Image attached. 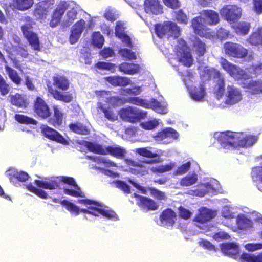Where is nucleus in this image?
I'll return each mask as SVG.
<instances>
[{
  "instance_id": "f257e3e1",
  "label": "nucleus",
  "mask_w": 262,
  "mask_h": 262,
  "mask_svg": "<svg viewBox=\"0 0 262 262\" xmlns=\"http://www.w3.org/2000/svg\"><path fill=\"white\" fill-rule=\"evenodd\" d=\"M52 108L53 115L51 117L50 108L42 98L37 96L33 101V111L35 117L41 120L48 119L49 124L55 127H59L62 124L64 114L58 106L54 105Z\"/></svg>"
},
{
  "instance_id": "f03ea898",
  "label": "nucleus",
  "mask_w": 262,
  "mask_h": 262,
  "mask_svg": "<svg viewBox=\"0 0 262 262\" xmlns=\"http://www.w3.org/2000/svg\"><path fill=\"white\" fill-rule=\"evenodd\" d=\"M220 63L229 75L238 79H249L262 74V62L248 66L246 68L245 71L230 62L224 57L220 58Z\"/></svg>"
},
{
  "instance_id": "7ed1b4c3",
  "label": "nucleus",
  "mask_w": 262,
  "mask_h": 262,
  "mask_svg": "<svg viewBox=\"0 0 262 262\" xmlns=\"http://www.w3.org/2000/svg\"><path fill=\"white\" fill-rule=\"evenodd\" d=\"M120 118L124 121L132 123L139 122L147 117V113L134 106L121 108L119 112Z\"/></svg>"
},
{
  "instance_id": "20e7f679",
  "label": "nucleus",
  "mask_w": 262,
  "mask_h": 262,
  "mask_svg": "<svg viewBox=\"0 0 262 262\" xmlns=\"http://www.w3.org/2000/svg\"><path fill=\"white\" fill-rule=\"evenodd\" d=\"M225 54L235 58H244L248 55V50L242 45L232 41H227L223 45Z\"/></svg>"
},
{
  "instance_id": "39448f33",
  "label": "nucleus",
  "mask_w": 262,
  "mask_h": 262,
  "mask_svg": "<svg viewBox=\"0 0 262 262\" xmlns=\"http://www.w3.org/2000/svg\"><path fill=\"white\" fill-rule=\"evenodd\" d=\"M221 16L230 24L237 21L242 15V9L236 5H226L219 11Z\"/></svg>"
},
{
  "instance_id": "423d86ee",
  "label": "nucleus",
  "mask_w": 262,
  "mask_h": 262,
  "mask_svg": "<svg viewBox=\"0 0 262 262\" xmlns=\"http://www.w3.org/2000/svg\"><path fill=\"white\" fill-rule=\"evenodd\" d=\"M177 49L180 61L184 66L190 67L192 64L193 58L187 43L182 39L178 40Z\"/></svg>"
},
{
  "instance_id": "0eeeda50",
  "label": "nucleus",
  "mask_w": 262,
  "mask_h": 262,
  "mask_svg": "<svg viewBox=\"0 0 262 262\" xmlns=\"http://www.w3.org/2000/svg\"><path fill=\"white\" fill-rule=\"evenodd\" d=\"M239 135L238 133L230 131L223 132L220 133L217 140L220 145L224 148H236L237 139Z\"/></svg>"
},
{
  "instance_id": "6e6552de",
  "label": "nucleus",
  "mask_w": 262,
  "mask_h": 262,
  "mask_svg": "<svg viewBox=\"0 0 262 262\" xmlns=\"http://www.w3.org/2000/svg\"><path fill=\"white\" fill-rule=\"evenodd\" d=\"M40 129L43 136L50 140L64 145L69 144V142L58 132L47 125L42 124Z\"/></svg>"
},
{
  "instance_id": "1a4fd4ad",
  "label": "nucleus",
  "mask_w": 262,
  "mask_h": 262,
  "mask_svg": "<svg viewBox=\"0 0 262 262\" xmlns=\"http://www.w3.org/2000/svg\"><path fill=\"white\" fill-rule=\"evenodd\" d=\"M210 74L212 76L214 79H217L214 85V94L216 98L220 99L222 97L225 92V79L221 72L215 69H211L210 70Z\"/></svg>"
},
{
  "instance_id": "9d476101",
  "label": "nucleus",
  "mask_w": 262,
  "mask_h": 262,
  "mask_svg": "<svg viewBox=\"0 0 262 262\" xmlns=\"http://www.w3.org/2000/svg\"><path fill=\"white\" fill-rule=\"evenodd\" d=\"M133 195L137 199V204L143 211L147 212L158 209V205L153 200L136 193H134Z\"/></svg>"
},
{
  "instance_id": "9b49d317",
  "label": "nucleus",
  "mask_w": 262,
  "mask_h": 262,
  "mask_svg": "<svg viewBox=\"0 0 262 262\" xmlns=\"http://www.w3.org/2000/svg\"><path fill=\"white\" fill-rule=\"evenodd\" d=\"M55 3V0H42L35 5L33 10L34 15L39 18L45 17Z\"/></svg>"
},
{
  "instance_id": "f8f14e48",
  "label": "nucleus",
  "mask_w": 262,
  "mask_h": 262,
  "mask_svg": "<svg viewBox=\"0 0 262 262\" xmlns=\"http://www.w3.org/2000/svg\"><path fill=\"white\" fill-rule=\"evenodd\" d=\"M126 103L141 106L146 108L157 109L160 106V103L154 98L147 101L138 97H129L126 99Z\"/></svg>"
},
{
  "instance_id": "ddd939ff",
  "label": "nucleus",
  "mask_w": 262,
  "mask_h": 262,
  "mask_svg": "<svg viewBox=\"0 0 262 262\" xmlns=\"http://www.w3.org/2000/svg\"><path fill=\"white\" fill-rule=\"evenodd\" d=\"M21 31L25 37L27 39L29 45L34 50H40L39 40L37 35L30 30L31 27L23 25L21 27Z\"/></svg>"
},
{
  "instance_id": "4468645a",
  "label": "nucleus",
  "mask_w": 262,
  "mask_h": 262,
  "mask_svg": "<svg viewBox=\"0 0 262 262\" xmlns=\"http://www.w3.org/2000/svg\"><path fill=\"white\" fill-rule=\"evenodd\" d=\"M47 86L48 92L50 94V95L54 99L65 103H69L73 100V97L72 94H64L54 89L50 81H49L47 82Z\"/></svg>"
},
{
  "instance_id": "2eb2a0df",
  "label": "nucleus",
  "mask_w": 262,
  "mask_h": 262,
  "mask_svg": "<svg viewBox=\"0 0 262 262\" xmlns=\"http://www.w3.org/2000/svg\"><path fill=\"white\" fill-rule=\"evenodd\" d=\"M85 24L84 20L80 19L73 26L69 36V41L71 44L73 45L78 40L83 31Z\"/></svg>"
},
{
  "instance_id": "dca6fc26",
  "label": "nucleus",
  "mask_w": 262,
  "mask_h": 262,
  "mask_svg": "<svg viewBox=\"0 0 262 262\" xmlns=\"http://www.w3.org/2000/svg\"><path fill=\"white\" fill-rule=\"evenodd\" d=\"M144 8L147 13L159 15L163 13V6L160 0H145Z\"/></svg>"
},
{
  "instance_id": "f3484780",
  "label": "nucleus",
  "mask_w": 262,
  "mask_h": 262,
  "mask_svg": "<svg viewBox=\"0 0 262 262\" xmlns=\"http://www.w3.org/2000/svg\"><path fill=\"white\" fill-rule=\"evenodd\" d=\"M67 7L65 3H60L53 11L50 26L52 28L56 27L60 22L62 15L64 14Z\"/></svg>"
},
{
  "instance_id": "a211bd4d",
  "label": "nucleus",
  "mask_w": 262,
  "mask_h": 262,
  "mask_svg": "<svg viewBox=\"0 0 262 262\" xmlns=\"http://www.w3.org/2000/svg\"><path fill=\"white\" fill-rule=\"evenodd\" d=\"M216 215L215 211L211 210L206 207H201L194 217V221L200 223H204L214 218Z\"/></svg>"
},
{
  "instance_id": "6ab92c4d",
  "label": "nucleus",
  "mask_w": 262,
  "mask_h": 262,
  "mask_svg": "<svg viewBox=\"0 0 262 262\" xmlns=\"http://www.w3.org/2000/svg\"><path fill=\"white\" fill-rule=\"evenodd\" d=\"M228 94L226 99V103L232 105L238 103L242 99L241 91L233 86H227Z\"/></svg>"
},
{
  "instance_id": "aec40b11",
  "label": "nucleus",
  "mask_w": 262,
  "mask_h": 262,
  "mask_svg": "<svg viewBox=\"0 0 262 262\" xmlns=\"http://www.w3.org/2000/svg\"><path fill=\"white\" fill-rule=\"evenodd\" d=\"M239 135L237 139V148H244L253 145L257 140V137L255 135L244 136L243 133H238Z\"/></svg>"
},
{
  "instance_id": "412c9836",
  "label": "nucleus",
  "mask_w": 262,
  "mask_h": 262,
  "mask_svg": "<svg viewBox=\"0 0 262 262\" xmlns=\"http://www.w3.org/2000/svg\"><path fill=\"white\" fill-rule=\"evenodd\" d=\"M10 102L13 105L19 108H26L29 105V102L26 96L16 93L9 96Z\"/></svg>"
},
{
  "instance_id": "4be33fe9",
  "label": "nucleus",
  "mask_w": 262,
  "mask_h": 262,
  "mask_svg": "<svg viewBox=\"0 0 262 262\" xmlns=\"http://www.w3.org/2000/svg\"><path fill=\"white\" fill-rule=\"evenodd\" d=\"M105 80L112 85L117 86H126L132 83L129 78L120 76H110L105 78Z\"/></svg>"
},
{
  "instance_id": "5701e85b",
  "label": "nucleus",
  "mask_w": 262,
  "mask_h": 262,
  "mask_svg": "<svg viewBox=\"0 0 262 262\" xmlns=\"http://www.w3.org/2000/svg\"><path fill=\"white\" fill-rule=\"evenodd\" d=\"M222 252L225 255L234 257L239 253V248L237 245L234 243H224L220 245Z\"/></svg>"
},
{
  "instance_id": "b1692460",
  "label": "nucleus",
  "mask_w": 262,
  "mask_h": 262,
  "mask_svg": "<svg viewBox=\"0 0 262 262\" xmlns=\"http://www.w3.org/2000/svg\"><path fill=\"white\" fill-rule=\"evenodd\" d=\"M6 176L10 180H16L19 182H26L29 178V174L24 171H18L14 168H10L5 172Z\"/></svg>"
},
{
  "instance_id": "393cba45",
  "label": "nucleus",
  "mask_w": 262,
  "mask_h": 262,
  "mask_svg": "<svg viewBox=\"0 0 262 262\" xmlns=\"http://www.w3.org/2000/svg\"><path fill=\"white\" fill-rule=\"evenodd\" d=\"M180 28L176 23L168 21H165V35L168 37H172L177 38L180 35Z\"/></svg>"
},
{
  "instance_id": "a878e982",
  "label": "nucleus",
  "mask_w": 262,
  "mask_h": 262,
  "mask_svg": "<svg viewBox=\"0 0 262 262\" xmlns=\"http://www.w3.org/2000/svg\"><path fill=\"white\" fill-rule=\"evenodd\" d=\"M247 41L252 46H262V26H259L253 31Z\"/></svg>"
},
{
  "instance_id": "bb28decb",
  "label": "nucleus",
  "mask_w": 262,
  "mask_h": 262,
  "mask_svg": "<svg viewBox=\"0 0 262 262\" xmlns=\"http://www.w3.org/2000/svg\"><path fill=\"white\" fill-rule=\"evenodd\" d=\"M243 88L252 94L262 93V80H251L247 83L243 84Z\"/></svg>"
},
{
  "instance_id": "cd10ccee",
  "label": "nucleus",
  "mask_w": 262,
  "mask_h": 262,
  "mask_svg": "<svg viewBox=\"0 0 262 262\" xmlns=\"http://www.w3.org/2000/svg\"><path fill=\"white\" fill-rule=\"evenodd\" d=\"M53 84L59 90L62 91L68 90L70 86L68 79L63 76L56 75L52 77Z\"/></svg>"
},
{
  "instance_id": "c85d7f7f",
  "label": "nucleus",
  "mask_w": 262,
  "mask_h": 262,
  "mask_svg": "<svg viewBox=\"0 0 262 262\" xmlns=\"http://www.w3.org/2000/svg\"><path fill=\"white\" fill-rule=\"evenodd\" d=\"M200 14L205 19L208 20V23L210 25H215L220 21L219 14L213 10H203Z\"/></svg>"
},
{
  "instance_id": "c756f323",
  "label": "nucleus",
  "mask_w": 262,
  "mask_h": 262,
  "mask_svg": "<svg viewBox=\"0 0 262 262\" xmlns=\"http://www.w3.org/2000/svg\"><path fill=\"white\" fill-rule=\"evenodd\" d=\"M35 184L38 187L46 189L53 190L58 187V182L55 179H49L48 181L35 180Z\"/></svg>"
},
{
  "instance_id": "7c9ffc66",
  "label": "nucleus",
  "mask_w": 262,
  "mask_h": 262,
  "mask_svg": "<svg viewBox=\"0 0 262 262\" xmlns=\"http://www.w3.org/2000/svg\"><path fill=\"white\" fill-rule=\"evenodd\" d=\"M105 155H110L118 159H123L125 155L126 150L120 146H107L105 147Z\"/></svg>"
},
{
  "instance_id": "2f4dec72",
  "label": "nucleus",
  "mask_w": 262,
  "mask_h": 262,
  "mask_svg": "<svg viewBox=\"0 0 262 262\" xmlns=\"http://www.w3.org/2000/svg\"><path fill=\"white\" fill-rule=\"evenodd\" d=\"M237 228L239 230H245L252 227V221L244 214H239L236 216Z\"/></svg>"
},
{
  "instance_id": "473e14b6",
  "label": "nucleus",
  "mask_w": 262,
  "mask_h": 262,
  "mask_svg": "<svg viewBox=\"0 0 262 262\" xmlns=\"http://www.w3.org/2000/svg\"><path fill=\"white\" fill-rule=\"evenodd\" d=\"M83 144L91 152L105 155V147H103L101 145L88 141H83Z\"/></svg>"
},
{
  "instance_id": "72a5a7b5",
  "label": "nucleus",
  "mask_w": 262,
  "mask_h": 262,
  "mask_svg": "<svg viewBox=\"0 0 262 262\" xmlns=\"http://www.w3.org/2000/svg\"><path fill=\"white\" fill-rule=\"evenodd\" d=\"M52 201L54 203H60L64 206L66 209L71 214H74L75 215H78L79 214V207L68 200H63L61 201L57 198H54L52 199Z\"/></svg>"
},
{
  "instance_id": "f704fd0d",
  "label": "nucleus",
  "mask_w": 262,
  "mask_h": 262,
  "mask_svg": "<svg viewBox=\"0 0 262 262\" xmlns=\"http://www.w3.org/2000/svg\"><path fill=\"white\" fill-rule=\"evenodd\" d=\"M119 69L120 71L128 75H134L139 71V67L137 64L125 62L119 65Z\"/></svg>"
},
{
  "instance_id": "c9c22d12",
  "label": "nucleus",
  "mask_w": 262,
  "mask_h": 262,
  "mask_svg": "<svg viewBox=\"0 0 262 262\" xmlns=\"http://www.w3.org/2000/svg\"><path fill=\"white\" fill-rule=\"evenodd\" d=\"M69 127L72 132L77 134L87 135L90 134V130L87 126L80 122L71 123Z\"/></svg>"
},
{
  "instance_id": "e433bc0d",
  "label": "nucleus",
  "mask_w": 262,
  "mask_h": 262,
  "mask_svg": "<svg viewBox=\"0 0 262 262\" xmlns=\"http://www.w3.org/2000/svg\"><path fill=\"white\" fill-rule=\"evenodd\" d=\"M34 3V0H13V5L18 10L25 11L31 8Z\"/></svg>"
},
{
  "instance_id": "4c0bfd02",
  "label": "nucleus",
  "mask_w": 262,
  "mask_h": 262,
  "mask_svg": "<svg viewBox=\"0 0 262 262\" xmlns=\"http://www.w3.org/2000/svg\"><path fill=\"white\" fill-rule=\"evenodd\" d=\"M193 48L196 54L199 56H203L206 52V45L200 38L196 37L193 41Z\"/></svg>"
},
{
  "instance_id": "58836bf2",
  "label": "nucleus",
  "mask_w": 262,
  "mask_h": 262,
  "mask_svg": "<svg viewBox=\"0 0 262 262\" xmlns=\"http://www.w3.org/2000/svg\"><path fill=\"white\" fill-rule=\"evenodd\" d=\"M103 205L101 206H96L95 216H98L99 214L102 215L108 219L118 220V216L116 213L113 210H105L102 208Z\"/></svg>"
},
{
  "instance_id": "ea45409f",
  "label": "nucleus",
  "mask_w": 262,
  "mask_h": 262,
  "mask_svg": "<svg viewBox=\"0 0 262 262\" xmlns=\"http://www.w3.org/2000/svg\"><path fill=\"white\" fill-rule=\"evenodd\" d=\"M5 70L12 82L17 85L21 84L22 79L16 71L8 66L5 67Z\"/></svg>"
},
{
  "instance_id": "a19ab883",
  "label": "nucleus",
  "mask_w": 262,
  "mask_h": 262,
  "mask_svg": "<svg viewBox=\"0 0 262 262\" xmlns=\"http://www.w3.org/2000/svg\"><path fill=\"white\" fill-rule=\"evenodd\" d=\"M15 120L21 124L26 125H37L38 122L33 118L22 114H15Z\"/></svg>"
},
{
  "instance_id": "79ce46f5",
  "label": "nucleus",
  "mask_w": 262,
  "mask_h": 262,
  "mask_svg": "<svg viewBox=\"0 0 262 262\" xmlns=\"http://www.w3.org/2000/svg\"><path fill=\"white\" fill-rule=\"evenodd\" d=\"M176 213L170 209L165 210V226L172 227L175 223Z\"/></svg>"
},
{
  "instance_id": "37998d69",
  "label": "nucleus",
  "mask_w": 262,
  "mask_h": 262,
  "mask_svg": "<svg viewBox=\"0 0 262 262\" xmlns=\"http://www.w3.org/2000/svg\"><path fill=\"white\" fill-rule=\"evenodd\" d=\"M236 33L241 35L247 34L250 29V24L247 22H240L234 27Z\"/></svg>"
},
{
  "instance_id": "c03bdc74",
  "label": "nucleus",
  "mask_w": 262,
  "mask_h": 262,
  "mask_svg": "<svg viewBox=\"0 0 262 262\" xmlns=\"http://www.w3.org/2000/svg\"><path fill=\"white\" fill-rule=\"evenodd\" d=\"M94 67L99 70H107L111 73H115L117 67L114 63L104 61H99L95 64Z\"/></svg>"
},
{
  "instance_id": "a18cd8bd",
  "label": "nucleus",
  "mask_w": 262,
  "mask_h": 262,
  "mask_svg": "<svg viewBox=\"0 0 262 262\" xmlns=\"http://www.w3.org/2000/svg\"><path fill=\"white\" fill-rule=\"evenodd\" d=\"M104 39L100 32H94L92 36V43L98 48H101L104 43Z\"/></svg>"
},
{
  "instance_id": "49530a36",
  "label": "nucleus",
  "mask_w": 262,
  "mask_h": 262,
  "mask_svg": "<svg viewBox=\"0 0 262 262\" xmlns=\"http://www.w3.org/2000/svg\"><path fill=\"white\" fill-rule=\"evenodd\" d=\"M206 93L204 88V82H202L200 86V90H194L191 92V96L192 98L196 101H201L203 100Z\"/></svg>"
},
{
  "instance_id": "de8ad7c7",
  "label": "nucleus",
  "mask_w": 262,
  "mask_h": 262,
  "mask_svg": "<svg viewBox=\"0 0 262 262\" xmlns=\"http://www.w3.org/2000/svg\"><path fill=\"white\" fill-rule=\"evenodd\" d=\"M26 187L29 191L34 193L35 195H36L40 198L43 199H46L48 198V195L47 193L43 191V190L36 188L31 184L27 185Z\"/></svg>"
},
{
  "instance_id": "09e8293b",
  "label": "nucleus",
  "mask_w": 262,
  "mask_h": 262,
  "mask_svg": "<svg viewBox=\"0 0 262 262\" xmlns=\"http://www.w3.org/2000/svg\"><path fill=\"white\" fill-rule=\"evenodd\" d=\"M158 125V120L154 119L140 123V126L145 130H152L156 128Z\"/></svg>"
},
{
  "instance_id": "8fccbe9b",
  "label": "nucleus",
  "mask_w": 262,
  "mask_h": 262,
  "mask_svg": "<svg viewBox=\"0 0 262 262\" xmlns=\"http://www.w3.org/2000/svg\"><path fill=\"white\" fill-rule=\"evenodd\" d=\"M191 26L194 32L200 34L202 32L204 26L201 22V18L200 17H196L193 18L191 21Z\"/></svg>"
},
{
  "instance_id": "3c124183",
  "label": "nucleus",
  "mask_w": 262,
  "mask_h": 262,
  "mask_svg": "<svg viewBox=\"0 0 262 262\" xmlns=\"http://www.w3.org/2000/svg\"><path fill=\"white\" fill-rule=\"evenodd\" d=\"M198 180L196 174L186 176L181 180V185L183 186H189L195 184Z\"/></svg>"
},
{
  "instance_id": "603ef678",
  "label": "nucleus",
  "mask_w": 262,
  "mask_h": 262,
  "mask_svg": "<svg viewBox=\"0 0 262 262\" xmlns=\"http://www.w3.org/2000/svg\"><path fill=\"white\" fill-rule=\"evenodd\" d=\"M106 102L113 106H118L126 103V99L118 96H113L108 98Z\"/></svg>"
},
{
  "instance_id": "864d4df0",
  "label": "nucleus",
  "mask_w": 262,
  "mask_h": 262,
  "mask_svg": "<svg viewBox=\"0 0 262 262\" xmlns=\"http://www.w3.org/2000/svg\"><path fill=\"white\" fill-rule=\"evenodd\" d=\"M76 190L70 189L68 188H64L63 189V192L64 194L74 196V197H84V195L81 191L80 187L77 186H74Z\"/></svg>"
},
{
  "instance_id": "5fc2aeb1",
  "label": "nucleus",
  "mask_w": 262,
  "mask_h": 262,
  "mask_svg": "<svg viewBox=\"0 0 262 262\" xmlns=\"http://www.w3.org/2000/svg\"><path fill=\"white\" fill-rule=\"evenodd\" d=\"M10 85L8 84L3 77L0 74V94L6 96L10 92Z\"/></svg>"
},
{
  "instance_id": "6e6d98bb",
  "label": "nucleus",
  "mask_w": 262,
  "mask_h": 262,
  "mask_svg": "<svg viewBox=\"0 0 262 262\" xmlns=\"http://www.w3.org/2000/svg\"><path fill=\"white\" fill-rule=\"evenodd\" d=\"M119 53L123 57L129 60L136 59L135 53L128 49H120L119 50Z\"/></svg>"
},
{
  "instance_id": "4d7b16f0",
  "label": "nucleus",
  "mask_w": 262,
  "mask_h": 262,
  "mask_svg": "<svg viewBox=\"0 0 262 262\" xmlns=\"http://www.w3.org/2000/svg\"><path fill=\"white\" fill-rule=\"evenodd\" d=\"M179 134L177 131L171 127L165 128V139L169 138L172 140L179 138Z\"/></svg>"
},
{
  "instance_id": "13d9d810",
  "label": "nucleus",
  "mask_w": 262,
  "mask_h": 262,
  "mask_svg": "<svg viewBox=\"0 0 262 262\" xmlns=\"http://www.w3.org/2000/svg\"><path fill=\"white\" fill-rule=\"evenodd\" d=\"M117 188L120 189L125 194H129L130 193V187L125 182L121 180H117L115 182Z\"/></svg>"
},
{
  "instance_id": "bf43d9fd",
  "label": "nucleus",
  "mask_w": 262,
  "mask_h": 262,
  "mask_svg": "<svg viewBox=\"0 0 262 262\" xmlns=\"http://www.w3.org/2000/svg\"><path fill=\"white\" fill-rule=\"evenodd\" d=\"M137 151L140 155L146 158H152L158 156L157 154L152 152L146 147L138 148Z\"/></svg>"
},
{
  "instance_id": "052dcab7",
  "label": "nucleus",
  "mask_w": 262,
  "mask_h": 262,
  "mask_svg": "<svg viewBox=\"0 0 262 262\" xmlns=\"http://www.w3.org/2000/svg\"><path fill=\"white\" fill-rule=\"evenodd\" d=\"M257 255L243 253L240 256L239 262H256Z\"/></svg>"
},
{
  "instance_id": "680f3d73",
  "label": "nucleus",
  "mask_w": 262,
  "mask_h": 262,
  "mask_svg": "<svg viewBox=\"0 0 262 262\" xmlns=\"http://www.w3.org/2000/svg\"><path fill=\"white\" fill-rule=\"evenodd\" d=\"M176 19L181 24H186L188 23L187 15L182 9L178 10L176 13Z\"/></svg>"
},
{
  "instance_id": "e2e57ef3",
  "label": "nucleus",
  "mask_w": 262,
  "mask_h": 262,
  "mask_svg": "<svg viewBox=\"0 0 262 262\" xmlns=\"http://www.w3.org/2000/svg\"><path fill=\"white\" fill-rule=\"evenodd\" d=\"M217 37L220 40H224L228 38L230 35L229 30H226L223 28H220L216 32Z\"/></svg>"
},
{
  "instance_id": "0e129e2a",
  "label": "nucleus",
  "mask_w": 262,
  "mask_h": 262,
  "mask_svg": "<svg viewBox=\"0 0 262 262\" xmlns=\"http://www.w3.org/2000/svg\"><path fill=\"white\" fill-rule=\"evenodd\" d=\"M101 110L104 114L106 118L110 121H115L117 120V116L113 113V111L110 108H105L101 107Z\"/></svg>"
},
{
  "instance_id": "69168bd1",
  "label": "nucleus",
  "mask_w": 262,
  "mask_h": 262,
  "mask_svg": "<svg viewBox=\"0 0 262 262\" xmlns=\"http://www.w3.org/2000/svg\"><path fill=\"white\" fill-rule=\"evenodd\" d=\"M192 215V213L188 209L180 206L179 208V216L184 220L189 219Z\"/></svg>"
},
{
  "instance_id": "338daca9",
  "label": "nucleus",
  "mask_w": 262,
  "mask_h": 262,
  "mask_svg": "<svg viewBox=\"0 0 262 262\" xmlns=\"http://www.w3.org/2000/svg\"><path fill=\"white\" fill-rule=\"evenodd\" d=\"M252 178L254 181H259L262 183V166L257 167L253 170L252 172Z\"/></svg>"
},
{
  "instance_id": "774afa93",
  "label": "nucleus",
  "mask_w": 262,
  "mask_h": 262,
  "mask_svg": "<svg viewBox=\"0 0 262 262\" xmlns=\"http://www.w3.org/2000/svg\"><path fill=\"white\" fill-rule=\"evenodd\" d=\"M253 10L257 14L262 13V0H252Z\"/></svg>"
}]
</instances>
